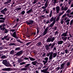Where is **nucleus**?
I'll return each instance as SVG.
<instances>
[{
    "mask_svg": "<svg viewBox=\"0 0 73 73\" xmlns=\"http://www.w3.org/2000/svg\"><path fill=\"white\" fill-rule=\"evenodd\" d=\"M57 54L56 52H55L54 53L53 52H50L49 53H48L47 54V57H49V60H51L53 58H55L56 57V56H57Z\"/></svg>",
    "mask_w": 73,
    "mask_h": 73,
    "instance_id": "nucleus-1",
    "label": "nucleus"
},
{
    "mask_svg": "<svg viewBox=\"0 0 73 73\" xmlns=\"http://www.w3.org/2000/svg\"><path fill=\"white\" fill-rule=\"evenodd\" d=\"M55 37H48V38L47 39L46 41L47 42H53L54 41V40H55Z\"/></svg>",
    "mask_w": 73,
    "mask_h": 73,
    "instance_id": "nucleus-2",
    "label": "nucleus"
},
{
    "mask_svg": "<svg viewBox=\"0 0 73 73\" xmlns=\"http://www.w3.org/2000/svg\"><path fill=\"white\" fill-rule=\"evenodd\" d=\"M34 21L33 20H29V21H26L25 22V23L27 24L28 25H33V24L34 23Z\"/></svg>",
    "mask_w": 73,
    "mask_h": 73,
    "instance_id": "nucleus-3",
    "label": "nucleus"
},
{
    "mask_svg": "<svg viewBox=\"0 0 73 73\" xmlns=\"http://www.w3.org/2000/svg\"><path fill=\"white\" fill-rule=\"evenodd\" d=\"M23 53V50H21L15 53V56L16 57L20 56L22 55Z\"/></svg>",
    "mask_w": 73,
    "mask_h": 73,
    "instance_id": "nucleus-4",
    "label": "nucleus"
},
{
    "mask_svg": "<svg viewBox=\"0 0 73 73\" xmlns=\"http://www.w3.org/2000/svg\"><path fill=\"white\" fill-rule=\"evenodd\" d=\"M3 64H4L7 67H9V62H7V60H4L2 61Z\"/></svg>",
    "mask_w": 73,
    "mask_h": 73,
    "instance_id": "nucleus-5",
    "label": "nucleus"
},
{
    "mask_svg": "<svg viewBox=\"0 0 73 73\" xmlns=\"http://www.w3.org/2000/svg\"><path fill=\"white\" fill-rule=\"evenodd\" d=\"M2 70L3 71H11L12 70V68H3Z\"/></svg>",
    "mask_w": 73,
    "mask_h": 73,
    "instance_id": "nucleus-6",
    "label": "nucleus"
},
{
    "mask_svg": "<svg viewBox=\"0 0 73 73\" xmlns=\"http://www.w3.org/2000/svg\"><path fill=\"white\" fill-rule=\"evenodd\" d=\"M0 23H5L4 21L5 20V17H0Z\"/></svg>",
    "mask_w": 73,
    "mask_h": 73,
    "instance_id": "nucleus-7",
    "label": "nucleus"
},
{
    "mask_svg": "<svg viewBox=\"0 0 73 73\" xmlns=\"http://www.w3.org/2000/svg\"><path fill=\"white\" fill-rule=\"evenodd\" d=\"M44 60H43L42 61L43 62H44V64L45 65L46 64L47 62H48V57H46L44 59Z\"/></svg>",
    "mask_w": 73,
    "mask_h": 73,
    "instance_id": "nucleus-8",
    "label": "nucleus"
},
{
    "mask_svg": "<svg viewBox=\"0 0 73 73\" xmlns=\"http://www.w3.org/2000/svg\"><path fill=\"white\" fill-rule=\"evenodd\" d=\"M13 37H14V38H15L16 39H19V37L16 36V31L14 32L13 33Z\"/></svg>",
    "mask_w": 73,
    "mask_h": 73,
    "instance_id": "nucleus-9",
    "label": "nucleus"
},
{
    "mask_svg": "<svg viewBox=\"0 0 73 73\" xmlns=\"http://www.w3.org/2000/svg\"><path fill=\"white\" fill-rule=\"evenodd\" d=\"M68 33V32L66 31V32L63 33L62 35V36H64V37H66L67 36V34Z\"/></svg>",
    "mask_w": 73,
    "mask_h": 73,
    "instance_id": "nucleus-10",
    "label": "nucleus"
},
{
    "mask_svg": "<svg viewBox=\"0 0 73 73\" xmlns=\"http://www.w3.org/2000/svg\"><path fill=\"white\" fill-rule=\"evenodd\" d=\"M21 58H23V59H24V60H29V58H27V57H26V56H22L21 57Z\"/></svg>",
    "mask_w": 73,
    "mask_h": 73,
    "instance_id": "nucleus-11",
    "label": "nucleus"
},
{
    "mask_svg": "<svg viewBox=\"0 0 73 73\" xmlns=\"http://www.w3.org/2000/svg\"><path fill=\"white\" fill-rule=\"evenodd\" d=\"M28 57L29 58V59H30V60L31 61H35V60H36L35 58L31 57V56H28Z\"/></svg>",
    "mask_w": 73,
    "mask_h": 73,
    "instance_id": "nucleus-12",
    "label": "nucleus"
},
{
    "mask_svg": "<svg viewBox=\"0 0 73 73\" xmlns=\"http://www.w3.org/2000/svg\"><path fill=\"white\" fill-rule=\"evenodd\" d=\"M62 40H63V41H66V40H67V38H68V37H62Z\"/></svg>",
    "mask_w": 73,
    "mask_h": 73,
    "instance_id": "nucleus-13",
    "label": "nucleus"
},
{
    "mask_svg": "<svg viewBox=\"0 0 73 73\" xmlns=\"http://www.w3.org/2000/svg\"><path fill=\"white\" fill-rule=\"evenodd\" d=\"M65 63H63L61 64V65H60V69H62L64 68V65H65Z\"/></svg>",
    "mask_w": 73,
    "mask_h": 73,
    "instance_id": "nucleus-14",
    "label": "nucleus"
},
{
    "mask_svg": "<svg viewBox=\"0 0 73 73\" xmlns=\"http://www.w3.org/2000/svg\"><path fill=\"white\" fill-rule=\"evenodd\" d=\"M32 11V9H30L29 11H27L26 12V13H27L28 15H29V14H30V13H31Z\"/></svg>",
    "mask_w": 73,
    "mask_h": 73,
    "instance_id": "nucleus-15",
    "label": "nucleus"
},
{
    "mask_svg": "<svg viewBox=\"0 0 73 73\" xmlns=\"http://www.w3.org/2000/svg\"><path fill=\"white\" fill-rule=\"evenodd\" d=\"M37 63V61H34L33 62H32L31 64L33 65H36V64Z\"/></svg>",
    "mask_w": 73,
    "mask_h": 73,
    "instance_id": "nucleus-16",
    "label": "nucleus"
},
{
    "mask_svg": "<svg viewBox=\"0 0 73 73\" xmlns=\"http://www.w3.org/2000/svg\"><path fill=\"white\" fill-rule=\"evenodd\" d=\"M63 41L62 40H60L58 41V44L59 45H61L63 43Z\"/></svg>",
    "mask_w": 73,
    "mask_h": 73,
    "instance_id": "nucleus-17",
    "label": "nucleus"
},
{
    "mask_svg": "<svg viewBox=\"0 0 73 73\" xmlns=\"http://www.w3.org/2000/svg\"><path fill=\"white\" fill-rule=\"evenodd\" d=\"M56 23L55 22H53L50 25V27H53V26H54V24Z\"/></svg>",
    "mask_w": 73,
    "mask_h": 73,
    "instance_id": "nucleus-18",
    "label": "nucleus"
},
{
    "mask_svg": "<svg viewBox=\"0 0 73 73\" xmlns=\"http://www.w3.org/2000/svg\"><path fill=\"white\" fill-rule=\"evenodd\" d=\"M70 21V19H67L65 21V23H67V25H69V21Z\"/></svg>",
    "mask_w": 73,
    "mask_h": 73,
    "instance_id": "nucleus-19",
    "label": "nucleus"
},
{
    "mask_svg": "<svg viewBox=\"0 0 73 73\" xmlns=\"http://www.w3.org/2000/svg\"><path fill=\"white\" fill-rule=\"evenodd\" d=\"M1 58V59H5V58H7V56L5 55H2Z\"/></svg>",
    "mask_w": 73,
    "mask_h": 73,
    "instance_id": "nucleus-20",
    "label": "nucleus"
},
{
    "mask_svg": "<svg viewBox=\"0 0 73 73\" xmlns=\"http://www.w3.org/2000/svg\"><path fill=\"white\" fill-rule=\"evenodd\" d=\"M0 12H1L2 14H3L4 15H5V12L3 10H1Z\"/></svg>",
    "mask_w": 73,
    "mask_h": 73,
    "instance_id": "nucleus-21",
    "label": "nucleus"
},
{
    "mask_svg": "<svg viewBox=\"0 0 73 73\" xmlns=\"http://www.w3.org/2000/svg\"><path fill=\"white\" fill-rule=\"evenodd\" d=\"M55 45V42H54L52 44L51 46V48H53L54 46Z\"/></svg>",
    "mask_w": 73,
    "mask_h": 73,
    "instance_id": "nucleus-22",
    "label": "nucleus"
},
{
    "mask_svg": "<svg viewBox=\"0 0 73 73\" xmlns=\"http://www.w3.org/2000/svg\"><path fill=\"white\" fill-rule=\"evenodd\" d=\"M5 23H3V24H2L0 26V28H2V27H4L6 26Z\"/></svg>",
    "mask_w": 73,
    "mask_h": 73,
    "instance_id": "nucleus-23",
    "label": "nucleus"
},
{
    "mask_svg": "<svg viewBox=\"0 0 73 73\" xmlns=\"http://www.w3.org/2000/svg\"><path fill=\"white\" fill-rule=\"evenodd\" d=\"M21 50V49L20 48V47H17L16 48H15V50Z\"/></svg>",
    "mask_w": 73,
    "mask_h": 73,
    "instance_id": "nucleus-24",
    "label": "nucleus"
},
{
    "mask_svg": "<svg viewBox=\"0 0 73 73\" xmlns=\"http://www.w3.org/2000/svg\"><path fill=\"white\" fill-rule=\"evenodd\" d=\"M32 42H28L27 43H26V46H29V45H30V44H31V43H32Z\"/></svg>",
    "mask_w": 73,
    "mask_h": 73,
    "instance_id": "nucleus-25",
    "label": "nucleus"
},
{
    "mask_svg": "<svg viewBox=\"0 0 73 73\" xmlns=\"http://www.w3.org/2000/svg\"><path fill=\"white\" fill-rule=\"evenodd\" d=\"M25 12L24 11H22L21 13V15H24V14H25Z\"/></svg>",
    "mask_w": 73,
    "mask_h": 73,
    "instance_id": "nucleus-26",
    "label": "nucleus"
},
{
    "mask_svg": "<svg viewBox=\"0 0 73 73\" xmlns=\"http://www.w3.org/2000/svg\"><path fill=\"white\" fill-rule=\"evenodd\" d=\"M4 33H7L8 32V30L7 29H5V31H4Z\"/></svg>",
    "mask_w": 73,
    "mask_h": 73,
    "instance_id": "nucleus-27",
    "label": "nucleus"
},
{
    "mask_svg": "<svg viewBox=\"0 0 73 73\" xmlns=\"http://www.w3.org/2000/svg\"><path fill=\"white\" fill-rule=\"evenodd\" d=\"M14 53H15V51L12 50L11 51L10 54H14Z\"/></svg>",
    "mask_w": 73,
    "mask_h": 73,
    "instance_id": "nucleus-28",
    "label": "nucleus"
},
{
    "mask_svg": "<svg viewBox=\"0 0 73 73\" xmlns=\"http://www.w3.org/2000/svg\"><path fill=\"white\" fill-rule=\"evenodd\" d=\"M54 21V17H52L51 18V19H50V22H52V21Z\"/></svg>",
    "mask_w": 73,
    "mask_h": 73,
    "instance_id": "nucleus-29",
    "label": "nucleus"
},
{
    "mask_svg": "<svg viewBox=\"0 0 73 73\" xmlns=\"http://www.w3.org/2000/svg\"><path fill=\"white\" fill-rule=\"evenodd\" d=\"M1 28V30H2L3 31H5V27H2L1 28Z\"/></svg>",
    "mask_w": 73,
    "mask_h": 73,
    "instance_id": "nucleus-30",
    "label": "nucleus"
},
{
    "mask_svg": "<svg viewBox=\"0 0 73 73\" xmlns=\"http://www.w3.org/2000/svg\"><path fill=\"white\" fill-rule=\"evenodd\" d=\"M60 7H59V6H57L56 7V11H60Z\"/></svg>",
    "mask_w": 73,
    "mask_h": 73,
    "instance_id": "nucleus-31",
    "label": "nucleus"
},
{
    "mask_svg": "<svg viewBox=\"0 0 73 73\" xmlns=\"http://www.w3.org/2000/svg\"><path fill=\"white\" fill-rule=\"evenodd\" d=\"M41 44V42H39L37 43L36 45L37 46H40Z\"/></svg>",
    "mask_w": 73,
    "mask_h": 73,
    "instance_id": "nucleus-32",
    "label": "nucleus"
},
{
    "mask_svg": "<svg viewBox=\"0 0 73 73\" xmlns=\"http://www.w3.org/2000/svg\"><path fill=\"white\" fill-rule=\"evenodd\" d=\"M48 29H49V27H47L45 29V31H44V32H47L48 31Z\"/></svg>",
    "mask_w": 73,
    "mask_h": 73,
    "instance_id": "nucleus-33",
    "label": "nucleus"
},
{
    "mask_svg": "<svg viewBox=\"0 0 73 73\" xmlns=\"http://www.w3.org/2000/svg\"><path fill=\"white\" fill-rule=\"evenodd\" d=\"M60 69V70H61V68H60V67H58V66L57 68H56V71H58V70H59V69Z\"/></svg>",
    "mask_w": 73,
    "mask_h": 73,
    "instance_id": "nucleus-34",
    "label": "nucleus"
},
{
    "mask_svg": "<svg viewBox=\"0 0 73 73\" xmlns=\"http://www.w3.org/2000/svg\"><path fill=\"white\" fill-rule=\"evenodd\" d=\"M26 63L24 62H22L21 63H20V65H24V64H25Z\"/></svg>",
    "mask_w": 73,
    "mask_h": 73,
    "instance_id": "nucleus-35",
    "label": "nucleus"
},
{
    "mask_svg": "<svg viewBox=\"0 0 73 73\" xmlns=\"http://www.w3.org/2000/svg\"><path fill=\"white\" fill-rule=\"evenodd\" d=\"M16 29H11L10 30V31L11 32H15V31H16Z\"/></svg>",
    "mask_w": 73,
    "mask_h": 73,
    "instance_id": "nucleus-36",
    "label": "nucleus"
},
{
    "mask_svg": "<svg viewBox=\"0 0 73 73\" xmlns=\"http://www.w3.org/2000/svg\"><path fill=\"white\" fill-rule=\"evenodd\" d=\"M44 6L46 8L48 6V3H47V2H46V3L44 4Z\"/></svg>",
    "mask_w": 73,
    "mask_h": 73,
    "instance_id": "nucleus-37",
    "label": "nucleus"
},
{
    "mask_svg": "<svg viewBox=\"0 0 73 73\" xmlns=\"http://www.w3.org/2000/svg\"><path fill=\"white\" fill-rule=\"evenodd\" d=\"M24 61L23 59H22V60L20 59L18 60V62L19 63H20V62H22V61Z\"/></svg>",
    "mask_w": 73,
    "mask_h": 73,
    "instance_id": "nucleus-38",
    "label": "nucleus"
},
{
    "mask_svg": "<svg viewBox=\"0 0 73 73\" xmlns=\"http://www.w3.org/2000/svg\"><path fill=\"white\" fill-rule=\"evenodd\" d=\"M9 45L11 46L12 45H15V44L14 43H11L9 44Z\"/></svg>",
    "mask_w": 73,
    "mask_h": 73,
    "instance_id": "nucleus-39",
    "label": "nucleus"
},
{
    "mask_svg": "<svg viewBox=\"0 0 73 73\" xmlns=\"http://www.w3.org/2000/svg\"><path fill=\"white\" fill-rule=\"evenodd\" d=\"M27 68H22L21 69V70H27Z\"/></svg>",
    "mask_w": 73,
    "mask_h": 73,
    "instance_id": "nucleus-40",
    "label": "nucleus"
},
{
    "mask_svg": "<svg viewBox=\"0 0 73 73\" xmlns=\"http://www.w3.org/2000/svg\"><path fill=\"white\" fill-rule=\"evenodd\" d=\"M45 47L47 50L49 49V46L48 45H46Z\"/></svg>",
    "mask_w": 73,
    "mask_h": 73,
    "instance_id": "nucleus-41",
    "label": "nucleus"
},
{
    "mask_svg": "<svg viewBox=\"0 0 73 73\" xmlns=\"http://www.w3.org/2000/svg\"><path fill=\"white\" fill-rule=\"evenodd\" d=\"M64 8V11H67V10H68V7H65Z\"/></svg>",
    "mask_w": 73,
    "mask_h": 73,
    "instance_id": "nucleus-42",
    "label": "nucleus"
},
{
    "mask_svg": "<svg viewBox=\"0 0 73 73\" xmlns=\"http://www.w3.org/2000/svg\"><path fill=\"white\" fill-rule=\"evenodd\" d=\"M30 65H31L30 64H27L26 66H25V68H27V67H28Z\"/></svg>",
    "mask_w": 73,
    "mask_h": 73,
    "instance_id": "nucleus-43",
    "label": "nucleus"
},
{
    "mask_svg": "<svg viewBox=\"0 0 73 73\" xmlns=\"http://www.w3.org/2000/svg\"><path fill=\"white\" fill-rule=\"evenodd\" d=\"M37 0H34V1L33 2V4H36L37 3Z\"/></svg>",
    "mask_w": 73,
    "mask_h": 73,
    "instance_id": "nucleus-44",
    "label": "nucleus"
},
{
    "mask_svg": "<svg viewBox=\"0 0 73 73\" xmlns=\"http://www.w3.org/2000/svg\"><path fill=\"white\" fill-rule=\"evenodd\" d=\"M21 9V8H17L16 9V10H17V11H19V10H20Z\"/></svg>",
    "mask_w": 73,
    "mask_h": 73,
    "instance_id": "nucleus-45",
    "label": "nucleus"
},
{
    "mask_svg": "<svg viewBox=\"0 0 73 73\" xmlns=\"http://www.w3.org/2000/svg\"><path fill=\"white\" fill-rule=\"evenodd\" d=\"M65 16H66V13H65L64 14L62 17V18H64Z\"/></svg>",
    "mask_w": 73,
    "mask_h": 73,
    "instance_id": "nucleus-46",
    "label": "nucleus"
},
{
    "mask_svg": "<svg viewBox=\"0 0 73 73\" xmlns=\"http://www.w3.org/2000/svg\"><path fill=\"white\" fill-rule=\"evenodd\" d=\"M73 20H71V22L70 23V25H72V24H73Z\"/></svg>",
    "mask_w": 73,
    "mask_h": 73,
    "instance_id": "nucleus-47",
    "label": "nucleus"
},
{
    "mask_svg": "<svg viewBox=\"0 0 73 73\" xmlns=\"http://www.w3.org/2000/svg\"><path fill=\"white\" fill-rule=\"evenodd\" d=\"M16 41L19 42H20V43H22V42L20 41V40L19 39H17Z\"/></svg>",
    "mask_w": 73,
    "mask_h": 73,
    "instance_id": "nucleus-48",
    "label": "nucleus"
},
{
    "mask_svg": "<svg viewBox=\"0 0 73 73\" xmlns=\"http://www.w3.org/2000/svg\"><path fill=\"white\" fill-rule=\"evenodd\" d=\"M9 38H11V37H8V38H7L6 40L7 41H9Z\"/></svg>",
    "mask_w": 73,
    "mask_h": 73,
    "instance_id": "nucleus-49",
    "label": "nucleus"
},
{
    "mask_svg": "<svg viewBox=\"0 0 73 73\" xmlns=\"http://www.w3.org/2000/svg\"><path fill=\"white\" fill-rule=\"evenodd\" d=\"M41 36H42V35H40L39 37H38V38H36V40H37V39H38V38H40V37H41Z\"/></svg>",
    "mask_w": 73,
    "mask_h": 73,
    "instance_id": "nucleus-50",
    "label": "nucleus"
},
{
    "mask_svg": "<svg viewBox=\"0 0 73 73\" xmlns=\"http://www.w3.org/2000/svg\"><path fill=\"white\" fill-rule=\"evenodd\" d=\"M66 12L67 13H69L70 12V9H68L67 10Z\"/></svg>",
    "mask_w": 73,
    "mask_h": 73,
    "instance_id": "nucleus-51",
    "label": "nucleus"
},
{
    "mask_svg": "<svg viewBox=\"0 0 73 73\" xmlns=\"http://www.w3.org/2000/svg\"><path fill=\"white\" fill-rule=\"evenodd\" d=\"M64 51H65V53H66V54H67V53H68V50L66 49V50H65Z\"/></svg>",
    "mask_w": 73,
    "mask_h": 73,
    "instance_id": "nucleus-52",
    "label": "nucleus"
},
{
    "mask_svg": "<svg viewBox=\"0 0 73 73\" xmlns=\"http://www.w3.org/2000/svg\"><path fill=\"white\" fill-rule=\"evenodd\" d=\"M37 31V34H38V33H39V32H40V31H39V30H38V29H36Z\"/></svg>",
    "mask_w": 73,
    "mask_h": 73,
    "instance_id": "nucleus-53",
    "label": "nucleus"
},
{
    "mask_svg": "<svg viewBox=\"0 0 73 73\" xmlns=\"http://www.w3.org/2000/svg\"><path fill=\"white\" fill-rule=\"evenodd\" d=\"M17 26V24H16V25L13 27V28H16Z\"/></svg>",
    "mask_w": 73,
    "mask_h": 73,
    "instance_id": "nucleus-54",
    "label": "nucleus"
},
{
    "mask_svg": "<svg viewBox=\"0 0 73 73\" xmlns=\"http://www.w3.org/2000/svg\"><path fill=\"white\" fill-rule=\"evenodd\" d=\"M56 17H55L54 18V21H53V22H54V23H56Z\"/></svg>",
    "mask_w": 73,
    "mask_h": 73,
    "instance_id": "nucleus-55",
    "label": "nucleus"
},
{
    "mask_svg": "<svg viewBox=\"0 0 73 73\" xmlns=\"http://www.w3.org/2000/svg\"><path fill=\"white\" fill-rule=\"evenodd\" d=\"M71 1H71V0H68V3L69 5H70L71 4Z\"/></svg>",
    "mask_w": 73,
    "mask_h": 73,
    "instance_id": "nucleus-56",
    "label": "nucleus"
},
{
    "mask_svg": "<svg viewBox=\"0 0 73 73\" xmlns=\"http://www.w3.org/2000/svg\"><path fill=\"white\" fill-rule=\"evenodd\" d=\"M70 36H68L67 38V40L68 41V40H69V41H70Z\"/></svg>",
    "mask_w": 73,
    "mask_h": 73,
    "instance_id": "nucleus-57",
    "label": "nucleus"
},
{
    "mask_svg": "<svg viewBox=\"0 0 73 73\" xmlns=\"http://www.w3.org/2000/svg\"><path fill=\"white\" fill-rule=\"evenodd\" d=\"M46 33H47V32H46L44 31L43 33V36H44V35H46Z\"/></svg>",
    "mask_w": 73,
    "mask_h": 73,
    "instance_id": "nucleus-58",
    "label": "nucleus"
},
{
    "mask_svg": "<svg viewBox=\"0 0 73 73\" xmlns=\"http://www.w3.org/2000/svg\"><path fill=\"white\" fill-rule=\"evenodd\" d=\"M59 19H60V18H59V17H58L56 19V21H58L59 20Z\"/></svg>",
    "mask_w": 73,
    "mask_h": 73,
    "instance_id": "nucleus-59",
    "label": "nucleus"
},
{
    "mask_svg": "<svg viewBox=\"0 0 73 73\" xmlns=\"http://www.w3.org/2000/svg\"><path fill=\"white\" fill-rule=\"evenodd\" d=\"M8 36L7 35L6 36H4V39H7V38H8Z\"/></svg>",
    "mask_w": 73,
    "mask_h": 73,
    "instance_id": "nucleus-60",
    "label": "nucleus"
},
{
    "mask_svg": "<svg viewBox=\"0 0 73 73\" xmlns=\"http://www.w3.org/2000/svg\"><path fill=\"white\" fill-rule=\"evenodd\" d=\"M62 14L61 13H60L59 14V15H58V17H59L60 18V17L61 16V15H62Z\"/></svg>",
    "mask_w": 73,
    "mask_h": 73,
    "instance_id": "nucleus-61",
    "label": "nucleus"
},
{
    "mask_svg": "<svg viewBox=\"0 0 73 73\" xmlns=\"http://www.w3.org/2000/svg\"><path fill=\"white\" fill-rule=\"evenodd\" d=\"M8 9L7 8H5L4 9H3V10L5 11H5H7Z\"/></svg>",
    "mask_w": 73,
    "mask_h": 73,
    "instance_id": "nucleus-62",
    "label": "nucleus"
},
{
    "mask_svg": "<svg viewBox=\"0 0 73 73\" xmlns=\"http://www.w3.org/2000/svg\"><path fill=\"white\" fill-rule=\"evenodd\" d=\"M45 13L47 14L49 13V10H46Z\"/></svg>",
    "mask_w": 73,
    "mask_h": 73,
    "instance_id": "nucleus-63",
    "label": "nucleus"
},
{
    "mask_svg": "<svg viewBox=\"0 0 73 73\" xmlns=\"http://www.w3.org/2000/svg\"><path fill=\"white\" fill-rule=\"evenodd\" d=\"M3 49V46H1L0 47V50H1Z\"/></svg>",
    "mask_w": 73,
    "mask_h": 73,
    "instance_id": "nucleus-64",
    "label": "nucleus"
}]
</instances>
